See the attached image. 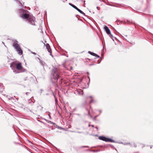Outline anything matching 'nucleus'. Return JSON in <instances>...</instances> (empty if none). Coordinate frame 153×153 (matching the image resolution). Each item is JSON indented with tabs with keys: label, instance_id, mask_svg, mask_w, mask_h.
Wrapping results in <instances>:
<instances>
[{
	"label": "nucleus",
	"instance_id": "f8f14e48",
	"mask_svg": "<svg viewBox=\"0 0 153 153\" xmlns=\"http://www.w3.org/2000/svg\"><path fill=\"white\" fill-rule=\"evenodd\" d=\"M76 10H77L78 12H79L81 14H83L84 16H85V13L83 12L82 11H81V10H80L79 9H78V8H77Z\"/></svg>",
	"mask_w": 153,
	"mask_h": 153
},
{
	"label": "nucleus",
	"instance_id": "f3484780",
	"mask_svg": "<svg viewBox=\"0 0 153 153\" xmlns=\"http://www.w3.org/2000/svg\"><path fill=\"white\" fill-rule=\"evenodd\" d=\"M94 102V100L93 99H92L89 102V103H91L93 102Z\"/></svg>",
	"mask_w": 153,
	"mask_h": 153
},
{
	"label": "nucleus",
	"instance_id": "cd10ccee",
	"mask_svg": "<svg viewBox=\"0 0 153 153\" xmlns=\"http://www.w3.org/2000/svg\"><path fill=\"white\" fill-rule=\"evenodd\" d=\"M110 146L111 148H113L114 147V146L112 145H110Z\"/></svg>",
	"mask_w": 153,
	"mask_h": 153
},
{
	"label": "nucleus",
	"instance_id": "9b49d317",
	"mask_svg": "<svg viewBox=\"0 0 153 153\" xmlns=\"http://www.w3.org/2000/svg\"><path fill=\"white\" fill-rule=\"evenodd\" d=\"M38 58V59L40 61L39 62H40V64H41V65H42L43 66H44L45 65V62L44 61L41 60L39 58Z\"/></svg>",
	"mask_w": 153,
	"mask_h": 153
},
{
	"label": "nucleus",
	"instance_id": "79ce46f5",
	"mask_svg": "<svg viewBox=\"0 0 153 153\" xmlns=\"http://www.w3.org/2000/svg\"><path fill=\"white\" fill-rule=\"evenodd\" d=\"M44 45L45 46V44L44 43Z\"/></svg>",
	"mask_w": 153,
	"mask_h": 153
},
{
	"label": "nucleus",
	"instance_id": "37998d69",
	"mask_svg": "<svg viewBox=\"0 0 153 153\" xmlns=\"http://www.w3.org/2000/svg\"><path fill=\"white\" fill-rule=\"evenodd\" d=\"M49 117H50V118H51V116H50V115H49Z\"/></svg>",
	"mask_w": 153,
	"mask_h": 153
},
{
	"label": "nucleus",
	"instance_id": "473e14b6",
	"mask_svg": "<svg viewBox=\"0 0 153 153\" xmlns=\"http://www.w3.org/2000/svg\"><path fill=\"white\" fill-rule=\"evenodd\" d=\"M94 64H91L90 65V66H91V65H94Z\"/></svg>",
	"mask_w": 153,
	"mask_h": 153
},
{
	"label": "nucleus",
	"instance_id": "b1692460",
	"mask_svg": "<svg viewBox=\"0 0 153 153\" xmlns=\"http://www.w3.org/2000/svg\"><path fill=\"white\" fill-rule=\"evenodd\" d=\"M54 97H55V101L56 102V101H57V98H56V97H55V96H54Z\"/></svg>",
	"mask_w": 153,
	"mask_h": 153
},
{
	"label": "nucleus",
	"instance_id": "58836bf2",
	"mask_svg": "<svg viewBox=\"0 0 153 153\" xmlns=\"http://www.w3.org/2000/svg\"><path fill=\"white\" fill-rule=\"evenodd\" d=\"M95 128L97 129V130H98V128L97 127H95Z\"/></svg>",
	"mask_w": 153,
	"mask_h": 153
},
{
	"label": "nucleus",
	"instance_id": "423d86ee",
	"mask_svg": "<svg viewBox=\"0 0 153 153\" xmlns=\"http://www.w3.org/2000/svg\"><path fill=\"white\" fill-rule=\"evenodd\" d=\"M16 69L18 70H20L22 69V64L21 63L19 62L16 65Z\"/></svg>",
	"mask_w": 153,
	"mask_h": 153
},
{
	"label": "nucleus",
	"instance_id": "5701e85b",
	"mask_svg": "<svg viewBox=\"0 0 153 153\" xmlns=\"http://www.w3.org/2000/svg\"><path fill=\"white\" fill-rule=\"evenodd\" d=\"M124 145H126L128 144V143H123Z\"/></svg>",
	"mask_w": 153,
	"mask_h": 153
},
{
	"label": "nucleus",
	"instance_id": "bb28decb",
	"mask_svg": "<svg viewBox=\"0 0 153 153\" xmlns=\"http://www.w3.org/2000/svg\"><path fill=\"white\" fill-rule=\"evenodd\" d=\"M29 93H30L29 92H26V95H28V94Z\"/></svg>",
	"mask_w": 153,
	"mask_h": 153
},
{
	"label": "nucleus",
	"instance_id": "f257e3e1",
	"mask_svg": "<svg viewBox=\"0 0 153 153\" xmlns=\"http://www.w3.org/2000/svg\"><path fill=\"white\" fill-rule=\"evenodd\" d=\"M51 75L53 76V82H57L58 80L59 83H62V79L60 76L59 69L54 68L52 70Z\"/></svg>",
	"mask_w": 153,
	"mask_h": 153
},
{
	"label": "nucleus",
	"instance_id": "4c0bfd02",
	"mask_svg": "<svg viewBox=\"0 0 153 153\" xmlns=\"http://www.w3.org/2000/svg\"><path fill=\"white\" fill-rule=\"evenodd\" d=\"M89 97L91 98H92V96H90Z\"/></svg>",
	"mask_w": 153,
	"mask_h": 153
},
{
	"label": "nucleus",
	"instance_id": "49530a36",
	"mask_svg": "<svg viewBox=\"0 0 153 153\" xmlns=\"http://www.w3.org/2000/svg\"><path fill=\"white\" fill-rule=\"evenodd\" d=\"M65 1H67V0H65Z\"/></svg>",
	"mask_w": 153,
	"mask_h": 153
},
{
	"label": "nucleus",
	"instance_id": "f704fd0d",
	"mask_svg": "<svg viewBox=\"0 0 153 153\" xmlns=\"http://www.w3.org/2000/svg\"><path fill=\"white\" fill-rule=\"evenodd\" d=\"M26 78H25L24 79V80H27V79H26Z\"/></svg>",
	"mask_w": 153,
	"mask_h": 153
},
{
	"label": "nucleus",
	"instance_id": "a211bd4d",
	"mask_svg": "<svg viewBox=\"0 0 153 153\" xmlns=\"http://www.w3.org/2000/svg\"><path fill=\"white\" fill-rule=\"evenodd\" d=\"M127 22H129V23L130 22H131V23H132V24H134V25H135V24L134 22H133L132 21L131 22L130 21H128V20H127Z\"/></svg>",
	"mask_w": 153,
	"mask_h": 153
},
{
	"label": "nucleus",
	"instance_id": "2f4dec72",
	"mask_svg": "<svg viewBox=\"0 0 153 153\" xmlns=\"http://www.w3.org/2000/svg\"><path fill=\"white\" fill-rule=\"evenodd\" d=\"M85 1H84V3H85ZM83 6L84 7H85V3H84V4L83 5Z\"/></svg>",
	"mask_w": 153,
	"mask_h": 153
},
{
	"label": "nucleus",
	"instance_id": "412c9836",
	"mask_svg": "<svg viewBox=\"0 0 153 153\" xmlns=\"http://www.w3.org/2000/svg\"><path fill=\"white\" fill-rule=\"evenodd\" d=\"M81 147H82V148H83V147L88 148L89 147L88 146H81Z\"/></svg>",
	"mask_w": 153,
	"mask_h": 153
},
{
	"label": "nucleus",
	"instance_id": "a18cd8bd",
	"mask_svg": "<svg viewBox=\"0 0 153 153\" xmlns=\"http://www.w3.org/2000/svg\"><path fill=\"white\" fill-rule=\"evenodd\" d=\"M77 115H79V114H77Z\"/></svg>",
	"mask_w": 153,
	"mask_h": 153
},
{
	"label": "nucleus",
	"instance_id": "1a4fd4ad",
	"mask_svg": "<svg viewBox=\"0 0 153 153\" xmlns=\"http://www.w3.org/2000/svg\"><path fill=\"white\" fill-rule=\"evenodd\" d=\"M88 53L91 55L96 57L97 58H98L100 57V56L93 52H91L90 51H88Z\"/></svg>",
	"mask_w": 153,
	"mask_h": 153
},
{
	"label": "nucleus",
	"instance_id": "c03bdc74",
	"mask_svg": "<svg viewBox=\"0 0 153 153\" xmlns=\"http://www.w3.org/2000/svg\"><path fill=\"white\" fill-rule=\"evenodd\" d=\"M97 9H98V7H97Z\"/></svg>",
	"mask_w": 153,
	"mask_h": 153
},
{
	"label": "nucleus",
	"instance_id": "a878e982",
	"mask_svg": "<svg viewBox=\"0 0 153 153\" xmlns=\"http://www.w3.org/2000/svg\"><path fill=\"white\" fill-rule=\"evenodd\" d=\"M99 115H97L95 116L94 117V119H95Z\"/></svg>",
	"mask_w": 153,
	"mask_h": 153
},
{
	"label": "nucleus",
	"instance_id": "c85d7f7f",
	"mask_svg": "<svg viewBox=\"0 0 153 153\" xmlns=\"http://www.w3.org/2000/svg\"><path fill=\"white\" fill-rule=\"evenodd\" d=\"M77 133H82V132H79V131H77Z\"/></svg>",
	"mask_w": 153,
	"mask_h": 153
},
{
	"label": "nucleus",
	"instance_id": "9d476101",
	"mask_svg": "<svg viewBox=\"0 0 153 153\" xmlns=\"http://www.w3.org/2000/svg\"><path fill=\"white\" fill-rule=\"evenodd\" d=\"M16 65L15 62H12L11 63L10 65V67L12 69H14V68H16L15 67H16Z\"/></svg>",
	"mask_w": 153,
	"mask_h": 153
},
{
	"label": "nucleus",
	"instance_id": "6ab92c4d",
	"mask_svg": "<svg viewBox=\"0 0 153 153\" xmlns=\"http://www.w3.org/2000/svg\"><path fill=\"white\" fill-rule=\"evenodd\" d=\"M86 109L87 110V111L88 112V115H90L89 111L88 110V109L86 108Z\"/></svg>",
	"mask_w": 153,
	"mask_h": 153
},
{
	"label": "nucleus",
	"instance_id": "72a5a7b5",
	"mask_svg": "<svg viewBox=\"0 0 153 153\" xmlns=\"http://www.w3.org/2000/svg\"><path fill=\"white\" fill-rule=\"evenodd\" d=\"M32 53H33V54H34V55H36V53H35V52Z\"/></svg>",
	"mask_w": 153,
	"mask_h": 153
},
{
	"label": "nucleus",
	"instance_id": "0eeeda50",
	"mask_svg": "<svg viewBox=\"0 0 153 153\" xmlns=\"http://www.w3.org/2000/svg\"><path fill=\"white\" fill-rule=\"evenodd\" d=\"M46 47L48 52L49 53H50V55H52V56H53L51 54V50L50 48V46L48 43L46 44Z\"/></svg>",
	"mask_w": 153,
	"mask_h": 153
},
{
	"label": "nucleus",
	"instance_id": "dca6fc26",
	"mask_svg": "<svg viewBox=\"0 0 153 153\" xmlns=\"http://www.w3.org/2000/svg\"><path fill=\"white\" fill-rule=\"evenodd\" d=\"M110 5L111 6H113V7H120L118 5H113L112 4H110Z\"/></svg>",
	"mask_w": 153,
	"mask_h": 153
},
{
	"label": "nucleus",
	"instance_id": "ddd939ff",
	"mask_svg": "<svg viewBox=\"0 0 153 153\" xmlns=\"http://www.w3.org/2000/svg\"><path fill=\"white\" fill-rule=\"evenodd\" d=\"M69 5H70V6H71V7H73L74 9H76H76L77 8V7L76 6H75L74 5L72 4L71 3H69Z\"/></svg>",
	"mask_w": 153,
	"mask_h": 153
},
{
	"label": "nucleus",
	"instance_id": "ea45409f",
	"mask_svg": "<svg viewBox=\"0 0 153 153\" xmlns=\"http://www.w3.org/2000/svg\"><path fill=\"white\" fill-rule=\"evenodd\" d=\"M40 91H42V89H41L40 90Z\"/></svg>",
	"mask_w": 153,
	"mask_h": 153
},
{
	"label": "nucleus",
	"instance_id": "6e6552de",
	"mask_svg": "<svg viewBox=\"0 0 153 153\" xmlns=\"http://www.w3.org/2000/svg\"><path fill=\"white\" fill-rule=\"evenodd\" d=\"M104 29L108 34H111V31L107 26H105L104 27Z\"/></svg>",
	"mask_w": 153,
	"mask_h": 153
},
{
	"label": "nucleus",
	"instance_id": "c9c22d12",
	"mask_svg": "<svg viewBox=\"0 0 153 153\" xmlns=\"http://www.w3.org/2000/svg\"><path fill=\"white\" fill-rule=\"evenodd\" d=\"M113 38L114 40L116 39V38L115 37H113Z\"/></svg>",
	"mask_w": 153,
	"mask_h": 153
},
{
	"label": "nucleus",
	"instance_id": "393cba45",
	"mask_svg": "<svg viewBox=\"0 0 153 153\" xmlns=\"http://www.w3.org/2000/svg\"><path fill=\"white\" fill-rule=\"evenodd\" d=\"M128 144H129V145H130L131 147L132 146V145L130 143H128Z\"/></svg>",
	"mask_w": 153,
	"mask_h": 153
},
{
	"label": "nucleus",
	"instance_id": "20e7f679",
	"mask_svg": "<svg viewBox=\"0 0 153 153\" xmlns=\"http://www.w3.org/2000/svg\"><path fill=\"white\" fill-rule=\"evenodd\" d=\"M27 23L33 25H36V18L34 16H30L27 19Z\"/></svg>",
	"mask_w": 153,
	"mask_h": 153
},
{
	"label": "nucleus",
	"instance_id": "e433bc0d",
	"mask_svg": "<svg viewBox=\"0 0 153 153\" xmlns=\"http://www.w3.org/2000/svg\"><path fill=\"white\" fill-rule=\"evenodd\" d=\"M91 126L93 127H94V126L93 125H91Z\"/></svg>",
	"mask_w": 153,
	"mask_h": 153
},
{
	"label": "nucleus",
	"instance_id": "7c9ffc66",
	"mask_svg": "<svg viewBox=\"0 0 153 153\" xmlns=\"http://www.w3.org/2000/svg\"><path fill=\"white\" fill-rule=\"evenodd\" d=\"M23 71H22V72H25L26 71V70L25 69H23Z\"/></svg>",
	"mask_w": 153,
	"mask_h": 153
},
{
	"label": "nucleus",
	"instance_id": "39448f33",
	"mask_svg": "<svg viewBox=\"0 0 153 153\" xmlns=\"http://www.w3.org/2000/svg\"><path fill=\"white\" fill-rule=\"evenodd\" d=\"M99 139L106 142H115V141L109 138H107L104 136L99 137Z\"/></svg>",
	"mask_w": 153,
	"mask_h": 153
},
{
	"label": "nucleus",
	"instance_id": "4be33fe9",
	"mask_svg": "<svg viewBox=\"0 0 153 153\" xmlns=\"http://www.w3.org/2000/svg\"><path fill=\"white\" fill-rule=\"evenodd\" d=\"M97 111H99V112H100V114L101 113L102 111L100 110H98Z\"/></svg>",
	"mask_w": 153,
	"mask_h": 153
},
{
	"label": "nucleus",
	"instance_id": "c756f323",
	"mask_svg": "<svg viewBox=\"0 0 153 153\" xmlns=\"http://www.w3.org/2000/svg\"><path fill=\"white\" fill-rule=\"evenodd\" d=\"M20 3V4H21V5H22V6H23H23H24L23 5H24V3H23V4H22V3Z\"/></svg>",
	"mask_w": 153,
	"mask_h": 153
},
{
	"label": "nucleus",
	"instance_id": "2eb2a0df",
	"mask_svg": "<svg viewBox=\"0 0 153 153\" xmlns=\"http://www.w3.org/2000/svg\"><path fill=\"white\" fill-rule=\"evenodd\" d=\"M109 35H110V36H109L110 37V38H112V39H113V41H114V39L113 38V36L111 33V34H109Z\"/></svg>",
	"mask_w": 153,
	"mask_h": 153
},
{
	"label": "nucleus",
	"instance_id": "aec40b11",
	"mask_svg": "<svg viewBox=\"0 0 153 153\" xmlns=\"http://www.w3.org/2000/svg\"><path fill=\"white\" fill-rule=\"evenodd\" d=\"M133 146L135 147H137V145L135 143H134L133 144Z\"/></svg>",
	"mask_w": 153,
	"mask_h": 153
},
{
	"label": "nucleus",
	"instance_id": "7ed1b4c3",
	"mask_svg": "<svg viewBox=\"0 0 153 153\" xmlns=\"http://www.w3.org/2000/svg\"><path fill=\"white\" fill-rule=\"evenodd\" d=\"M16 41V42H14L13 43V46L18 52V54L20 55H21L22 54V51L21 48L19 45L18 44V42L17 41Z\"/></svg>",
	"mask_w": 153,
	"mask_h": 153
},
{
	"label": "nucleus",
	"instance_id": "a19ab883",
	"mask_svg": "<svg viewBox=\"0 0 153 153\" xmlns=\"http://www.w3.org/2000/svg\"><path fill=\"white\" fill-rule=\"evenodd\" d=\"M91 126V125H88V126Z\"/></svg>",
	"mask_w": 153,
	"mask_h": 153
},
{
	"label": "nucleus",
	"instance_id": "4468645a",
	"mask_svg": "<svg viewBox=\"0 0 153 153\" xmlns=\"http://www.w3.org/2000/svg\"><path fill=\"white\" fill-rule=\"evenodd\" d=\"M12 70H13V72L15 74H18L19 73L18 71L17 70V69H16V68Z\"/></svg>",
	"mask_w": 153,
	"mask_h": 153
},
{
	"label": "nucleus",
	"instance_id": "f03ea898",
	"mask_svg": "<svg viewBox=\"0 0 153 153\" xmlns=\"http://www.w3.org/2000/svg\"><path fill=\"white\" fill-rule=\"evenodd\" d=\"M18 12L20 16L24 19L27 20L30 16L29 14V12L27 10L20 9L19 10Z\"/></svg>",
	"mask_w": 153,
	"mask_h": 153
}]
</instances>
